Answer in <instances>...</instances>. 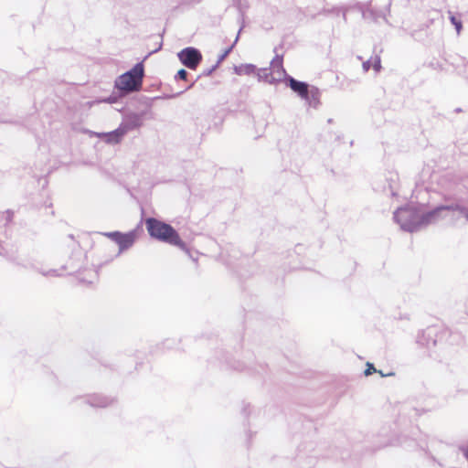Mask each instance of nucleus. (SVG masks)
Instances as JSON below:
<instances>
[{"label": "nucleus", "mask_w": 468, "mask_h": 468, "mask_svg": "<svg viewBox=\"0 0 468 468\" xmlns=\"http://www.w3.org/2000/svg\"><path fill=\"white\" fill-rule=\"evenodd\" d=\"M145 226L151 238L178 248L185 247L184 241L171 225L154 218H149L145 220Z\"/></svg>", "instance_id": "1"}, {"label": "nucleus", "mask_w": 468, "mask_h": 468, "mask_svg": "<svg viewBox=\"0 0 468 468\" xmlns=\"http://www.w3.org/2000/svg\"><path fill=\"white\" fill-rule=\"evenodd\" d=\"M144 76V66L139 62L134 67L122 74L115 80V88L121 91L133 92L141 90Z\"/></svg>", "instance_id": "2"}, {"label": "nucleus", "mask_w": 468, "mask_h": 468, "mask_svg": "<svg viewBox=\"0 0 468 468\" xmlns=\"http://www.w3.org/2000/svg\"><path fill=\"white\" fill-rule=\"evenodd\" d=\"M178 58L188 69H196L202 60V54L195 48H186L178 53Z\"/></svg>", "instance_id": "3"}, {"label": "nucleus", "mask_w": 468, "mask_h": 468, "mask_svg": "<svg viewBox=\"0 0 468 468\" xmlns=\"http://www.w3.org/2000/svg\"><path fill=\"white\" fill-rule=\"evenodd\" d=\"M106 236L114 242H116L119 246L120 251H122L133 246L135 239H137V231L132 230L127 233L114 231L107 233Z\"/></svg>", "instance_id": "4"}, {"label": "nucleus", "mask_w": 468, "mask_h": 468, "mask_svg": "<svg viewBox=\"0 0 468 468\" xmlns=\"http://www.w3.org/2000/svg\"><path fill=\"white\" fill-rule=\"evenodd\" d=\"M290 88L296 92L301 98L308 100L309 86L305 82L298 81L293 78L289 79Z\"/></svg>", "instance_id": "5"}, {"label": "nucleus", "mask_w": 468, "mask_h": 468, "mask_svg": "<svg viewBox=\"0 0 468 468\" xmlns=\"http://www.w3.org/2000/svg\"><path fill=\"white\" fill-rule=\"evenodd\" d=\"M426 334L428 335V337H442V336H446V335H450V332L447 328H444V327H431V328H429L427 331H426Z\"/></svg>", "instance_id": "6"}, {"label": "nucleus", "mask_w": 468, "mask_h": 468, "mask_svg": "<svg viewBox=\"0 0 468 468\" xmlns=\"http://www.w3.org/2000/svg\"><path fill=\"white\" fill-rule=\"evenodd\" d=\"M255 70H256V67L254 65H250V64L243 65V66H240L239 68L236 69V72L239 75H242V74L250 75V74L254 73Z\"/></svg>", "instance_id": "7"}, {"label": "nucleus", "mask_w": 468, "mask_h": 468, "mask_svg": "<svg viewBox=\"0 0 468 468\" xmlns=\"http://www.w3.org/2000/svg\"><path fill=\"white\" fill-rule=\"evenodd\" d=\"M452 207H437L433 211L427 213L425 215V217H424V219L425 220H430L431 218L435 217L438 214V212H440V211H441L443 209H452Z\"/></svg>", "instance_id": "8"}, {"label": "nucleus", "mask_w": 468, "mask_h": 468, "mask_svg": "<svg viewBox=\"0 0 468 468\" xmlns=\"http://www.w3.org/2000/svg\"><path fill=\"white\" fill-rule=\"evenodd\" d=\"M450 20H451L452 24L455 27L457 34H460L462 27H463L462 21L460 19H458L457 17H455L454 16H451Z\"/></svg>", "instance_id": "9"}, {"label": "nucleus", "mask_w": 468, "mask_h": 468, "mask_svg": "<svg viewBox=\"0 0 468 468\" xmlns=\"http://www.w3.org/2000/svg\"><path fill=\"white\" fill-rule=\"evenodd\" d=\"M410 214V211L408 209H399L395 217L399 221H401L403 218H406Z\"/></svg>", "instance_id": "10"}, {"label": "nucleus", "mask_w": 468, "mask_h": 468, "mask_svg": "<svg viewBox=\"0 0 468 468\" xmlns=\"http://www.w3.org/2000/svg\"><path fill=\"white\" fill-rule=\"evenodd\" d=\"M375 372H378L381 376H385L380 371H377V369L375 368L373 364H371L369 362L367 363V368L365 370V376H370V375H372Z\"/></svg>", "instance_id": "11"}, {"label": "nucleus", "mask_w": 468, "mask_h": 468, "mask_svg": "<svg viewBox=\"0 0 468 468\" xmlns=\"http://www.w3.org/2000/svg\"><path fill=\"white\" fill-rule=\"evenodd\" d=\"M177 77L180 79V80H186V77H187V72L186 70L185 69H180L178 70L177 72Z\"/></svg>", "instance_id": "12"}, {"label": "nucleus", "mask_w": 468, "mask_h": 468, "mask_svg": "<svg viewBox=\"0 0 468 468\" xmlns=\"http://www.w3.org/2000/svg\"><path fill=\"white\" fill-rule=\"evenodd\" d=\"M461 212L464 215L465 218L468 220V211L463 208H461Z\"/></svg>", "instance_id": "13"}, {"label": "nucleus", "mask_w": 468, "mask_h": 468, "mask_svg": "<svg viewBox=\"0 0 468 468\" xmlns=\"http://www.w3.org/2000/svg\"><path fill=\"white\" fill-rule=\"evenodd\" d=\"M312 92L317 93L318 90H317V89H314V90H312Z\"/></svg>", "instance_id": "14"}, {"label": "nucleus", "mask_w": 468, "mask_h": 468, "mask_svg": "<svg viewBox=\"0 0 468 468\" xmlns=\"http://www.w3.org/2000/svg\"><path fill=\"white\" fill-rule=\"evenodd\" d=\"M437 344V339L433 340V345L435 346Z\"/></svg>", "instance_id": "15"}, {"label": "nucleus", "mask_w": 468, "mask_h": 468, "mask_svg": "<svg viewBox=\"0 0 468 468\" xmlns=\"http://www.w3.org/2000/svg\"><path fill=\"white\" fill-rule=\"evenodd\" d=\"M279 66H280L281 68H282V61H280V62H279Z\"/></svg>", "instance_id": "16"}]
</instances>
